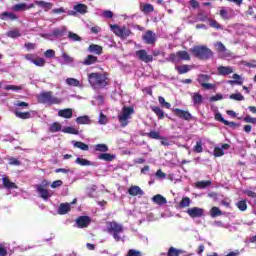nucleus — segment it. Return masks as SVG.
<instances>
[{"instance_id": "f257e3e1", "label": "nucleus", "mask_w": 256, "mask_h": 256, "mask_svg": "<svg viewBox=\"0 0 256 256\" xmlns=\"http://www.w3.org/2000/svg\"><path fill=\"white\" fill-rule=\"evenodd\" d=\"M106 231L109 235H112L113 239L116 241H125V235H123L125 228L122 224L115 221L106 222Z\"/></svg>"}, {"instance_id": "f03ea898", "label": "nucleus", "mask_w": 256, "mask_h": 256, "mask_svg": "<svg viewBox=\"0 0 256 256\" xmlns=\"http://www.w3.org/2000/svg\"><path fill=\"white\" fill-rule=\"evenodd\" d=\"M88 82L93 89H102L103 87H107V74L92 72L88 74Z\"/></svg>"}, {"instance_id": "7ed1b4c3", "label": "nucleus", "mask_w": 256, "mask_h": 256, "mask_svg": "<svg viewBox=\"0 0 256 256\" xmlns=\"http://www.w3.org/2000/svg\"><path fill=\"white\" fill-rule=\"evenodd\" d=\"M190 53L198 59L207 60L213 57V51H211L207 46H194L190 49Z\"/></svg>"}, {"instance_id": "20e7f679", "label": "nucleus", "mask_w": 256, "mask_h": 256, "mask_svg": "<svg viewBox=\"0 0 256 256\" xmlns=\"http://www.w3.org/2000/svg\"><path fill=\"white\" fill-rule=\"evenodd\" d=\"M62 100L53 96V92H42L38 95V103H43L44 105H59Z\"/></svg>"}, {"instance_id": "39448f33", "label": "nucleus", "mask_w": 256, "mask_h": 256, "mask_svg": "<svg viewBox=\"0 0 256 256\" xmlns=\"http://www.w3.org/2000/svg\"><path fill=\"white\" fill-rule=\"evenodd\" d=\"M135 113L133 107H123L121 112L118 114V121L121 124V127H127L129 125V120L131 116Z\"/></svg>"}, {"instance_id": "423d86ee", "label": "nucleus", "mask_w": 256, "mask_h": 256, "mask_svg": "<svg viewBox=\"0 0 256 256\" xmlns=\"http://www.w3.org/2000/svg\"><path fill=\"white\" fill-rule=\"evenodd\" d=\"M166 61L171 63H179L180 61H191V56L187 51H178L176 53L170 54Z\"/></svg>"}, {"instance_id": "0eeeda50", "label": "nucleus", "mask_w": 256, "mask_h": 256, "mask_svg": "<svg viewBox=\"0 0 256 256\" xmlns=\"http://www.w3.org/2000/svg\"><path fill=\"white\" fill-rule=\"evenodd\" d=\"M110 29L117 35V37H120V39H127V37L131 35V30L126 26L121 27L119 25L110 24Z\"/></svg>"}, {"instance_id": "6e6552de", "label": "nucleus", "mask_w": 256, "mask_h": 256, "mask_svg": "<svg viewBox=\"0 0 256 256\" xmlns=\"http://www.w3.org/2000/svg\"><path fill=\"white\" fill-rule=\"evenodd\" d=\"M186 213L189 215V217H191V219H199L201 217H205V209L200 207L189 208Z\"/></svg>"}, {"instance_id": "1a4fd4ad", "label": "nucleus", "mask_w": 256, "mask_h": 256, "mask_svg": "<svg viewBox=\"0 0 256 256\" xmlns=\"http://www.w3.org/2000/svg\"><path fill=\"white\" fill-rule=\"evenodd\" d=\"M60 65H70L73 66L75 63V58L71 57L67 52L62 51L61 55L56 58Z\"/></svg>"}, {"instance_id": "9d476101", "label": "nucleus", "mask_w": 256, "mask_h": 256, "mask_svg": "<svg viewBox=\"0 0 256 256\" xmlns=\"http://www.w3.org/2000/svg\"><path fill=\"white\" fill-rule=\"evenodd\" d=\"M142 39H143L144 43H146L147 45H154V43L157 41V34H155L151 30H148L142 36Z\"/></svg>"}, {"instance_id": "9b49d317", "label": "nucleus", "mask_w": 256, "mask_h": 256, "mask_svg": "<svg viewBox=\"0 0 256 256\" xmlns=\"http://www.w3.org/2000/svg\"><path fill=\"white\" fill-rule=\"evenodd\" d=\"M77 203V198H75L71 203H61L58 207V215H67L71 211V206Z\"/></svg>"}, {"instance_id": "f8f14e48", "label": "nucleus", "mask_w": 256, "mask_h": 256, "mask_svg": "<svg viewBox=\"0 0 256 256\" xmlns=\"http://www.w3.org/2000/svg\"><path fill=\"white\" fill-rule=\"evenodd\" d=\"M136 57H138V59L144 63H151L153 61V56L147 54V50L136 51Z\"/></svg>"}, {"instance_id": "ddd939ff", "label": "nucleus", "mask_w": 256, "mask_h": 256, "mask_svg": "<svg viewBox=\"0 0 256 256\" xmlns=\"http://www.w3.org/2000/svg\"><path fill=\"white\" fill-rule=\"evenodd\" d=\"M173 113L176 115V117H179V119H185V121L191 120L192 116L189 111L181 110L178 108L172 109Z\"/></svg>"}, {"instance_id": "4468645a", "label": "nucleus", "mask_w": 256, "mask_h": 256, "mask_svg": "<svg viewBox=\"0 0 256 256\" xmlns=\"http://www.w3.org/2000/svg\"><path fill=\"white\" fill-rule=\"evenodd\" d=\"M89 223H91V218H89V216H80L76 220L77 227H79L80 229L89 227Z\"/></svg>"}, {"instance_id": "2eb2a0df", "label": "nucleus", "mask_w": 256, "mask_h": 256, "mask_svg": "<svg viewBox=\"0 0 256 256\" xmlns=\"http://www.w3.org/2000/svg\"><path fill=\"white\" fill-rule=\"evenodd\" d=\"M67 33V27L60 26L59 28H55L51 34H49V37H55L58 39V37H63Z\"/></svg>"}, {"instance_id": "dca6fc26", "label": "nucleus", "mask_w": 256, "mask_h": 256, "mask_svg": "<svg viewBox=\"0 0 256 256\" xmlns=\"http://www.w3.org/2000/svg\"><path fill=\"white\" fill-rule=\"evenodd\" d=\"M37 192L39 193L40 197L44 199V201H47V199H49L53 195L51 191L43 188V186L41 185L37 186Z\"/></svg>"}, {"instance_id": "f3484780", "label": "nucleus", "mask_w": 256, "mask_h": 256, "mask_svg": "<svg viewBox=\"0 0 256 256\" xmlns=\"http://www.w3.org/2000/svg\"><path fill=\"white\" fill-rule=\"evenodd\" d=\"M2 183H3L4 189H19L17 184H15V182H11L8 176L2 177Z\"/></svg>"}, {"instance_id": "a211bd4d", "label": "nucleus", "mask_w": 256, "mask_h": 256, "mask_svg": "<svg viewBox=\"0 0 256 256\" xmlns=\"http://www.w3.org/2000/svg\"><path fill=\"white\" fill-rule=\"evenodd\" d=\"M128 193L132 197H137L138 195L141 197V196L145 195V192H143V190L139 186H131L128 189Z\"/></svg>"}, {"instance_id": "6ab92c4d", "label": "nucleus", "mask_w": 256, "mask_h": 256, "mask_svg": "<svg viewBox=\"0 0 256 256\" xmlns=\"http://www.w3.org/2000/svg\"><path fill=\"white\" fill-rule=\"evenodd\" d=\"M217 71H218V74L222 76H227V75H231V73H233L235 70L231 66H220L218 67Z\"/></svg>"}, {"instance_id": "aec40b11", "label": "nucleus", "mask_w": 256, "mask_h": 256, "mask_svg": "<svg viewBox=\"0 0 256 256\" xmlns=\"http://www.w3.org/2000/svg\"><path fill=\"white\" fill-rule=\"evenodd\" d=\"M33 7H35L34 4H25V3H20V4H16L12 7L13 11H27L29 9H33Z\"/></svg>"}, {"instance_id": "412c9836", "label": "nucleus", "mask_w": 256, "mask_h": 256, "mask_svg": "<svg viewBox=\"0 0 256 256\" xmlns=\"http://www.w3.org/2000/svg\"><path fill=\"white\" fill-rule=\"evenodd\" d=\"M14 114L16 117H18V119H31V117L35 115V111H29V112L15 111Z\"/></svg>"}, {"instance_id": "4be33fe9", "label": "nucleus", "mask_w": 256, "mask_h": 256, "mask_svg": "<svg viewBox=\"0 0 256 256\" xmlns=\"http://www.w3.org/2000/svg\"><path fill=\"white\" fill-rule=\"evenodd\" d=\"M192 103L194 105H201L203 103V95H201L199 92H194L191 94Z\"/></svg>"}, {"instance_id": "5701e85b", "label": "nucleus", "mask_w": 256, "mask_h": 256, "mask_svg": "<svg viewBox=\"0 0 256 256\" xmlns=\"http://www.w3.org/2000/svg\"><path fill=\"white\" fill-rule=\"evenodd\" d=\"M59 117L64 119H71L73 117V110L71 108H66L58 111Z\"/></svg>"}, {"instance_id": "b1692460", "label": "nucleus", "mask_w": 256, "mask_h": 256, "mask_svg": "<svg viewBox=\"0 0 256 256\" xmlns=\"http://www.w3.org/2000/svg\"><path fill=\"white\" fill-rule=\"evenodd\" d=\"M196 81L199 83V85H201V87H203V85H205L206 83H209V81H211V76L207 75V74H199L197 76Z\"/></svg>"}, {"instance_id": "393cba45", "label": "nucleus", "mask_w": 256, "mask_h": 256, "mask_svg": "<svg viewBox=\"0 0 256 256\" xmlns=\"http://www.w3.org/2000/svg\"><path fill=\"white\" fill-rule=\"evenodd\" d=\"M152 201L156 205H160V206L167 205V199L165 197H163V195H161V194H157L154 197H152Z\"/></svg>"}, {"instance_id": "a878e982", "label": "nucleus", "mask_w": 256, "mask_h": 256, "mask_svg": "<svg viewBox=\"0 0 256 256\" xmlns=\"http://www.w3.org/2000/svg\"><path fill=\"white\" fill-rule=\"evenodd\" d=\"M88 51L90 53H95V55H101L103 53V47L97 44H92L88 47Z\"/></svg>"}, {"instance_id": "bb28decb", "label": "nucleus", "mask_w": 256, "mask_h": 256, "mask_svg": "<svg viewBox=\"0 0 256 256\" xmlns=\"http://www.w3.org/2000/svg\"><path fill=\"white\" fill-rule=\"evenodd\" d=\"M72 145L73 147H75L76 149H80L81 151H89V145L81 142V141H72Z\"/></svg>"}, {"instance_id": "cd10ccee", "label": "nucleus", "mask_w": 256, "mask_h": 256, "mask_svg": "<svg viewBox=\"0 0 256 256\" xmlns=\"http://www.w3.org/2000/svg\"><path fill=\"white\" fill-rule=\"evenodd\" d=\"M232 79L228 80L229 85H243V78L239 74H233Z\"/></svg>"}, {"instance_id": "c85d7f7f", "label": "nucleus", "mask_w": 256, "mask_h": 256, "mask_svg": "<svg viewBox=\"0 0 256 256\" xmlns=\"http://www.w3.org/2000/svg\"><path fill=\"white\" fill-rule=\"evenodd\" d=\"M73 9H74V11H76V13H80L81 15H85V13H87V10L89 8L85 4H76V5H74Z\"/></svg>"}, {"instance_id": "c756f323", "label": "nucleus", "mask_w": 256, "mask_h": 256, "mask_svg": "<svg viewBox=\"0 0 256 256\" xmlns=\"http://www.w3.org/2000/svg\"><path fill=\"white\" fill-rule=\"evenodd\" d=\"M151 110L153 111V113H155V115H157L158 119H165V112L163 111V109H161V107L151 106Z\"/></svg>"}, {"instance_id": "7c9ffc66", "label": "nucleus", "mask_w": 256, "mask_h": 256, "mask_svg": "<svg viewBox=\"0 0 256 256\" xmlns=\"http://www.w3.org/2000/svg\"><path fill=\"white\" fill-rule=\"evenodd\" d=\"M75 163L81 165V167H91L93 165V162L81 157L76 158Z\"/></svg>"}, {"instance_id": "2f4dec72", "label": "nucleus", "mask_w": 256, "mask_h": 256, "mask_svg": "<svg viewBox=\"0 0 256 256\" xmlns=\"http://www.w3.org/2000/svg\"><path fill=\"white\" fill-rule=\"evenodd\" d=\"M35 4L38 5V7H42L44 11H49L50 9H53V4L51 2L36 1Z\"/></svg>"}, {"instance_id": "473e14b6", "label": "nucleus", "mask_w": 256, "mask_h": 256, "mask_svg": "<svg viewBox=\"0 0 256 256\" xmlns=\"http://www.w3.org/2000/svg\"><path fill=\"white\" fill-rule=\"evenodd\" d=\"M66 84L69 85V87H83V84L76 78H67Z\"/></svg>"}, {"instance_id": "72a5a7b5", "label": "nucleus", "mask_w": 256, "mask_h": 256, "mask_svg": "<svg viewBox=\"0 0 256 256\" xmlns=\"http://www.w3.org/2000/svg\"><path fill=\"white\" fill-rule=\"evenodd\" d=\"M175 69L178 71L179 75H185V73L191 71V66L184 64L182 66H176Z\"/></svg>"}, {"instance_id": "f704fd0d", "label": "nucleus", "mask_w": 256, "mask_h": 256, "mask_svg": "<svg viewBox=\"0 0 256 256\" xmlns=\"http://www.w3.org/2000/svg\"><path fill=\"white\" fill-rule=\"evenodd\" d=\"M50 133H58V131H63V126L59 122H54L49 128Z\"/></svg>"}, {"instance_id": "c9c22d12", "label": "nucleus", "mask_w": 256, "mask_h": 256, "mask_svg": "<svg viewBox=\"0 0 256 256\" xmlns=\"http://www.w3.org/2000/svg\"><path fill=\"white\" fill-rule=\"evenodd\" d=\"M62 133H68L69 135H79V130L73 126H67L62 129Z\"/></svg>"}, {"instance_id": "e433bc0d", "label": "nucleus", "mask_w": 256, "mask_h": 256, "mask_svg": "<svg viewBox=\"0 0 256 256\" xmlns=\"http://www.w3.org/2000/svg\"><path fill=\"white\" fill-rule=\"evenodd\" d=\"M97 63V57L93 55H88L82 62V65H94Z\"/></svg>"}, {"instance_id": "4c0bfd02", "label": "nucleus", "mask_w": 256, "mask_h": 256, "mask_svg": "<svg viewBox=\"0 0 256 256\" xmlns=\"http://www.w3.org/2000/svg\"><path fill=\"white\" fill-rule=\"evenodd\" d=\"M0 19H2V21H5L7 19H10V21H15V19H17V15L9 12H3L0 15Z\"/></svg>"}, {"instance_id": "58836bf2", "label": "nucleus", "mask_w": 256, "mask_h": 256, "mask_svg": "<svg viewBox=\"0 0 256 256\" xmlns=\"http://www.w3.org/2000/svg\"><path fill=\"white\" fill-rule=\"evenodd\" d=\"M76 123L78 125H89L91 123V119H89V116H80L76 118Z\"/></svg>"}, {"instance_id": "ea45409f", "label": "nucleus", "mask_w": 256, "mask_h": 256, "mask_svg": "<svg viewBox=\"0 0 256 256\" xmlns=\"http://www.w3.org/2000/svg\"><path fill=\"white\" fill-rule=\"evenodd\" d=\"M7 37H10L11 39H17V37H21V30L19 29H14L10 30L6 33Z\"/></svg>"}, {"instance_id": "a19ab883", "label": "nucleus", "mask_w": 256, "mask_h": 256, "mask_svg": "<svg viewBox=\"0 0 256 256\" xmlns=\"http://www.w3.org/2000/svg\"><path fill=\"white\" fill-rule=\"evenodd\" d=\"M94 151H98L99 153H107V151H109V147H107V144H96L94 146Z\"/></svg>"}, {"instance_id": "79ce46f5", "label": "nucleus", "mask_w": 256, "mask_h": 256, "mask_svg": "<svg viewBox=\"0 0 256 256\" xmlns=\"http://www.w3.org/2000/svg\"><path fill=\"white\" fill-rule=\"evenodd\" d=\"M98 159L101 161H113L115 159V155L109 153H102L98 156Z\"/></svg>"}, {"instance_id": "37998d69", "label": "nucleus", "mask_w": 256, "mask_h": 256, "mask_svg": "<svg viewBox=\"0 0 256 256\" xmlns=\"http://www.w3.org/2000/svg\"><path fill=\"white\" fill-rule=\"evenodd\" d=\"M24 85H7L4 87L5 91H23Z\"/></svg>"}, {"instance_id": "c03bdc74", "label": "nucleus", "mask_w": 256, "mask_h": 256, "mask_svg": "<svg viewBox=\"0 0 256 256\" xmlns=\"http://www.w3.org/2000/svg\"><path fill=\"white\" fill-rule=\"evenodd\" d=\"M190 205H191V198H189V197H183L179 204L181 209H185L186 207H189Z\"/></svg>"}, {"instance_id": "a18cd8bd", "label": "nucleus", "mask_w": 256, "mask_h": 256, "mask_svg": "<svg viewBox=\"0 0 256 256\" xmlns=\"http://www.w3.org/2000/svg\"><path fill=\"white\" fill-rule=\"evenodd\" d=\"M209 185H211L210 180L196 182L197 189H207V187H209Z\"/></svg>"}, {"instance_id": "49530a36", "label": "nucleus", "mask_w": 256, "mask_h": 256, "mask_svg": "<svg viewBox=\"0 0 256 256\" xmlns=\"http://www.w3.org/2000/svg\"><path fill=\"white\" fill-rule=\"evenodd\" d=\"M210 215L211 217L215 218V217H219L221 215H223V212H221V210L218 207H212L210 210Z\"/></svg>"}, {"instance_id": "de8ad7c7", "label": "nucleus", "mask_w": 256, "mask_h": 256, "mask_svg": "<svg viewBox=\"0 0 256 256\" xmlns=\"http://www.w3.org/2000/svg\"><path fill=\"white\" fill-rule=\"evenodd\" d=\"M158 102L161 105V107H164L165 109H171V103L165 101V98L163 96H160L158 98Z\"/></svg>"}, {"instance_id": "09e8293b", "label": "nucleus", "mask_w": 256, "mask_h": 256, "mask_svg": "<svg viewBox=\"0 0 256 256\" xmlns=\"http://www.w3.org/2000/svg\"><path fill=\"white\" fill-rule=\"evenodd\" d=\"M194 153H203V141L198 140L193 148Z\"/></svg>"}, {"instance_id": "8fccbe9b", "label": "nucleus", "mask_w": 256, "mask_h": 256, "mask_svg": "<svg viewBox=\"0 0 256 256\" xmlns=\"http://www.w3.org/2000/svg\"><path fill=\"white\" fill-rule=\"evenodd\" d=\"M98 123L99 125H107L109 123V119L103 112H100Z\"/></svg>"}, {"instance_id": "3c124183", "label": "nucleus", "mask_w": 256, "mask_h": 256, "mask_svg": "<svg viewBox=\"0 0 256 256\" xmlns=\"http://www.w3.org/2000/svg\"><path fill=\"white\" fill-rule=\"evenodd\" d=\"M236 207L239 209V211H247V201L240 200L236 203Z\"/></svg>"}, {"instance_id": "603ef678", "label": "nucleus", "mask_w": 256, "mask_h": 256, "mask_svg": "<svg viewBox=\"0 0 256 256\" xmlns=\"http://www.w3.org/2000/svg\"><path fill=\"white\" fill-rule=\"evenodd\" d=\"M68 39L70 41H82V38L80 36L77 35V33L74 32H68Z\"/></svg>"}, {"instance_id": "864d4df0", "label": "nucleus", "mask_w": 256, "mask_h": 256, "mask_svg": "<svg viewBox=\"0 0 256 256\" xmlns=\"http://www.w3.org/2000/svg\"><path fill=\"white\" fill-rule=\"evenodd\" d=\"M230 99L233 101H245V96H243L241 93H235L230 95Z\"/></svg>"}, {"instance_id": "5fc2aeb1", "label": "nucleus", "mask_w": 256, "mask_h": 256, "mask_svg": "<svg viewBox=\"0 0 256 256\" xmlns=\"http://www.w3.org/2000/svg\"><path fill=\"white\" fill-rule=\"evenodd\" d=\"M220 17L225 20L231 19V16H229V12L227 11V8L222 7L220 9Z\"/></svg>"}, {"instance_id": "6e6d98bb", "label": "nucleus", "mask_w": 256, "mask_h": 256, "mask_svg": "<svg viewBox=\"0 0 256 256\" xmlns=\"http://www.w3.org/2000/svg\"><path fill=\"white\" fill-rule=\"evenodd\" d=\"M45 59L44 58H36L33 61V64L36 65V67H45Z\"/></svg>"}, {"instance_id": "4d7b16f0", "label": "nucleus", "mask_w": 256, "mask_h": 256, "mask_svg": "<svg viewBox=\"0 0 256 256\" xmlns=\"http://www.w3.org/2000/svg\"><path fill=\"white\" fill-rule=\"evenodd\" d=\"M147 137H149L150 139H161V135L159 134V132L152 130L149 133L146 134Z\"/></svg>"}, {"instance_id": "13d9d810", "label": "nucleus", "mask_w": 256, "mask_h": 256, "mask_svg": "<svg viewBox=\"0 0 256 256\" xmlns=\"http://www.w3.org/2000/svg\"><path fill=\"white\" fill-rule=\"evenodd\" d=\"M210 27H213L214 29H223V26L219 24L216 20L208 19Z\"/></svg>"}, {"instance_id": "bf43d9fd", "label": "nucleus", "mask_w": 256, "mask_h": 256, "mask_svg": "<svg viewBox=\"0 0 256 256\" xmlns=\"http://www.w3.org/2000/svg\"><path fill=\"white\" fill-rule=\"evenodd\" d=\"M223 155H225V151H223V148H221V147L214 148V156L223 157Z\"/></svg>"}, {"instance_id": "052dcab7", "label": "nucleus", "mask_w": 256, "mask_h": 256, "mask_svg": "<svg viewBox=\"0 0 256 256\" xmlns=\"http://www.w3.org/2000/svg\"><path fill=\"white\" fill-rule=\"evenodd\" d=\"M215 47L217 49V51H219V53H225V51H227V48L225 47V45L221 42H217L215 44Z\"/></svg>"}, {"instance_id": "680f3d73", "label": "nucleus", "mask_w": 256, "mask_h": 256, "mask_svg": "<svg viewBox=\"0 0 256 256\" xmlns=\"http://www.w3.org/2000/svg\"><path fill=\"white\" fill-rule=\"evenodd\" d=\"M61 13H67V10L63 7L52 9V15H61Z\"/></svg>"}, {"instance_id": "e2e57ef3", "label": "nucleus", "mask_w": 256, "mask_h": 256, "mask_svg": "<svg viewBox=\"0 0 256 256\" xmlns=\"http://www.w3.org/2000/svg\"><path fill=\"white\" fill-rule=\"evenodd\" d=\"M44 56L47 58V59H52L53 57H55V50L53 49H48L44 52Z\"/></svg>"}, {"instance_id": "0e129e2a", "label": "nucleus", "mask_w": 256, "mask_h": 256, "mask_svg": "<svg viewBox=\"0 0 256 256\" xmlns=\"http://www.w3.org/2000/svg\"><path fill=\"white\" fill-rule=\"evenodd\" d=\"M9 165H14L16 167H19V165H21V161H19V159L11 157L9 158Z\"/></svg>"}, {"instance_id": "69168bd1", "label": "nucleus", "mask_w": 256, "mask_h": 256, "mask_svg": "<svg viewBox=\"0 0 256 256\" xmlns=\"http://www.w3.org/2000/svg\"><path fill=\"white\" fill-rule=\"evenodd\" d=\"M126 256H141V252L135 249H130Z\"/></svg>"}, {"instance_id": "338daca9", "label": "nucleus", "mask_w": 256, "mask_h": 256, "mask_svg": "<svg viewBox=\"0 0 256 256\" xmlns=\"http://www.w3.org/2000/svg\"><path fill=\"white\" fill-rule=\"evenodd\" d=\"M168 256H179V252L174 247H170L168 251Z\"/></svg>"}, {"instance_id": "774afa93", "label": "nucleus", "mask_w": 256, "mask_h": 256, "mask_svg": "<svg viewBox=\"0 0 256 256\" xmlns=\"http://www.w3.org/2000/svg\"><path fill=\"white\" fill-rule=\"evenodd\" d=\"M244 121H245V123H252L253 125L256 124V118H253L251 116L244 117Z\"/></svg>"}]
</instances>
